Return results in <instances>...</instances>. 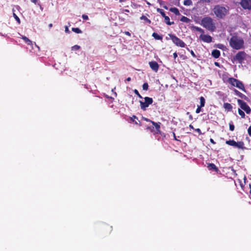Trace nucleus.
Here are the masks:
<instances>
[{
    "instance_id": "a19ab883",
    "label": "nucleus",
    "mask_w": 251,
    "mask_h": 251,
    "mask_svg": "<svg viewBox=\"0 0 251 251\" xmlns=\"http://www.w3.org/2000/svg\"><path fill=\"white\" fill-rule=\"evenodd\" d=\"M22 39H23L25 43L26 42H29V39L27 37H26V36H22Z\"/></svg>"
},
{
    "instance_id": "4be33fe9",
    "label": "nucleus",
    "mask_w": 251,
    "mask_h": 251,
    "mask_svg": "<svg viewBox=\"0 0 251 251\" xmlns=\"http://www.w3.org/2000/svg\"><path fill=\"white\" fill-rule=\"evenodd\" d=\"M152 36L156 40H162L163 37L162 35H160L158 33L156 32H153L152 34Z\"/></svg>"
},
{
    "instance_id": "2f4dec72",
    "label": "nucleus",
    "mask_w": 251,
    "mask_h": 251,
    "mask_svg": "<svg viewBox=\"0 0 251 251\" xmlns=\"http://www.w3.org/2000/svg\"><path fill=\"white\" fill-rule=\"evenodd\" d=\"M192 1L191 0H184L183 1V4L186 6H190L192 5Z\"/></svg>"
},
{
    "instance_id": "5fc2aeb1",
    "label": "nucleus",
    "mask_w": 251,
    "mask_h": 251,
    "mask_svg": "<svg viewBox=\"0 0 251 251\" xmlns=\"http://www.w3.org/2000/svg\"><path fill=\"white\" fill-rule=\"evenodd\" d=\"M196 131H197V132H198L200 134H201V130L200 128H197V129H195Z\"/></svg>"
},
{
    "instance_id": "13d9d810",
    "label": "nucleus",
    "mask_w": 251,
    "mask_h": 251,
    "mask_svg": "<svg viewBox=\"0 0 251 251\" xmlns=\"http://www.w3.org/2000/svg\"><path fill=\"white\" fill-rule=\"evenodd\" d=\"M173 57L174 59H176L177 57V53L176 52L173 54Z\"/></svg>"
},
{
    "instance_id": "ea45409f",
    "label": "nucleus",
    "mask_w": 251,
    "mask_h": 251,
    "mask_svg": "<svg viewBox=\"0 0 251 251\" xmlns=\"http://www.w3.org/2000/svg\"><path fill=\"white\" fill-rule=\"evenodd\" d=\"M235 127L233 124L229 123V130L231 131H233L234 130Z\"/></svg>"
},
{
    "instance_id": "2eb2a0df",
    "label": "nucleus",
    "mask_w": 251,
    "mask_h": 251,
    "mask_svg": "<svg viewBox=\"0 0 251 251\" xmlns=\"http://www.w3.org/2000/svg\"><path fill=\"white\" fill-rule=\"evenodd\" d=\"M207 168L209 170H213L216 172H218L219 171V169L213 163H208L207 164Z\"/></svg>"
},
{
    "instance_id": "680f3d73",
    "label": "nucleus",
    "mask_w": 251,
    "mask_h": 251,
    "mask_svg": "<svg viewBox=\"0 0 251 251\" xmlns=\"http://www.w3.org/2000/svg\"><path fill=\"white\" fill-rule=\"evenodd\" d=\"M210 142H211L212 144H215V142H214V140H213V139H210Z\"/></svg>"
},
{
    "instance_id": "3c124183",
    "label": "nucleus",
    "mask_w": 251,
    "mask_h": 251,
    "mask_svg": "<svg viewBox=\"0 0 251 251\" xmlns=\"http://www.w3.org/2000/svg\"><path fill=\"white\" fill-rule=\"evenodd\" d=\"M143 119L146 122H151H151H153L150 119H148L147 118H144L143 117Z\"/></svg>"
},
{
    "instance_id": "f8f14e48",
    "label": "nucleus",
    "mask_w": 251,
    "mask_h": 251,
    "mask_svg": "<svg viewBox=\"0 0 251 251\" xmlns=\"http://www.w3.org/2000/svg\"><path fill=\"white\" fill-rule=\"evenodd\" d=\"M151 124L154 126V128H155V133L156 134H160V125L161 123L160 122L155 123L154 122H151Z\"/></svg>"
},
{
    "instance_id": "0eeeda50",
    "label": "nucleus",
    "mask_w": 251,
    "mask_h": 251,
    "mask_svg": "<svg viewBox=\"0 0 251 251\" xmlns=\"http://www.w3.org/2000/svg\"><path fill=\"white\" fill-rule=\"evenodd\" d=\"M144 102L140 101L141 108L143 110H146L147 108L148 107L150 104H152L153 102V100L151 98L146 97L144 98Z\"/></svg>"
},
{
    "instance_id": "a18cd8bd",
    "label": "nucleus",
    "mask_w": 251,
    "mask_h": 251,
    "mask_svg": "<svg viewBox=\"0 0 251 251\" xmlns=\"http://www.w3.org/2000/svg\"><path fill=\"white\" fill-rule=\"evenodd\" d=\"M212 0H200V2L202 3L206 2L210 3Z\"/></svg>"
},
{
    "instance_id": "9b49d317",
    "label": "nucleus",
    "mask_w": 251,
    "mask_h": 251,
    "mask_svg": "<svg viewBox=\"0 0 251 251\" xmlns=\"http://www.w3.org/2000/svg\"><path fill=\"white\" fill-rule=\"evenodd\" d=\"M149 65L152 71H153L155 72H157L159 68V65L157 62L155 61H150L149 62Z\"/></svg>"
},
{
    "instance_id": "864d4df0",
    "label": "nucleus",
    "mask_w": 251,
    "mask_h": 251,
    "mask_svg": "<svg viewBox=\"0 0 251 251\" xmlns=\"http://www.w3.org/2000/svg\"><path fill=\"white\" fill-rule=\"evenodd\" d=\"M180 57L183 60L186 59L187 58V57L184 55H180Z\"/></svg>"
},
{
    "instance_id": "7c9ffc66",
    "label": "nucleus",
    "mask_w": 251,
    "mask_h": 251,
    "mask_svg": "<svg viewBox=\"0 0 251 251\" xmlns=\"http://www.w3.org/2000/svg\"><path fill=\"white\" fill-rule=\"evenodd\" d=\"M72 30L76 33H81L82 32L78 27H73Z\"/></svg>"
},
{
    "instance_id": "338daca9",
    "label": "nucleus",
    "mask_w": 251,
    "mask_h": 251,
    "mask_svg": "<svg viewBox=\"0 0 251 251\" xmlns=\"http://www.w3.org/2000/svg\"><path fill=\"white\" fill-rule=\"evenodd\" d=\"M49 26L50 28L52 26V24H50L49 25Z\"/></svg>"
},
{
    "instance_id": "9d476101",
    "label": "nucleus",
    "mask_w": 251,
    "mask_h": 251,
    "mask_svg": "<svg viewBox=\"0 0 251 251\" xmlns=\"http://www.w3.org/2000/svg\"><path fill=\"white\" fill-rule=\"evenodd\" d=\"M200 39L204 42L209 43L212 42V37L208 34H201L200 36Z\"/></svg>"
},
{
    "instance_id": "c756f323",
    "label": "nucleus",
    "mask_w": 251,
    "mask_h": 251,
    "mask_svg": "<svg viewBox=\"0 0 251 251\" xmlns=\"http://www.w3.org/2000/svg\"><path fill=\"white\" fill-rule=\"evenodd\" d=\"M13 15L14 19L17 21V22L19 24H20L21 23V20H20V18H19V17L15 13V10L14 9H13Z\"/></svg>"
},
{
    "instance_id": "f3484780",
    "label": "nucleus",
    "mask_w": 251,
    "mask_h": 251,
    "mask_svg": "<svg viewBox=\"0 0 251 251\" xmlns=\"http://www.w3.org/2000/svg\"><path fill=\"white\" fill-rule=\"evenodd\" d=\"M233 91H234L235 94L236 95L238 96V97H239L240 98H241L242 99H244L245 100L247 99V97L246 96H245L244 94L241 93L237 90L234 89Z\"/></svg>"
},
{
    "instance_id": "8fccbe9b",
    "label": "nucleus",
    "mask_w": 251,
    "mask_h": 251,
    "mask_svg": "<svg viewBox=\"0 0 251 251\" xmlns=\"http://www.w3.org/2000/svg\"><path fill=\"white\" fill-rule=\"evenodd\" d=\"M106 98H107V99H108L109 100H110L111 101H113L114 100V98H113L112 97H109L107 95H106Z\"/></svg>"
},
{
    "instance_id": "6e6d98bb",
    "label": "nucleus",
    "mask_w": 251,
    "mask_h": 251,
    "mask_svg": "<svg viewBox=\"0 0 251 251\" xmlns=\"http://www.w3.org/2000/svg\"><path fill=\"white\" fill-rule=\"evenodd\" d=\"M174 139L176 141H178V140L176 138V134L174 132H173Z\"/></svg>"
},
{
    "instance_id": "4c0bfd02",
    "label": "nucleus",
    "mask_w": 251,
    "mask_h": 251,
    "mask_svg": "<svg viewBox=\"0 0 251 251\" xmlns=\"http://www.w3.org/2000/svg\"><path fill=\"white\" fill-rule=\"evenodd\" d=\"M149 87L148 84L147 83H144L143 85V89L144 90H147Z\"/></svg>"
},
{
    "instance_id": "393cba45",
    "label": "nucleus",
    "mask_w": 251,
    "mask_h": 251,
    "mask_svg": "<svg viewBox=\"0 0 251 251\" xmlns=\"http://www.w3.org/2000/svg\"><path fill=\"white\" fill-rule=\"evenodd\" d=\"M157 2L159 3L161 6H162L164 9L167 10L168 9V7L165 5V2L162 0H157Z\"/></svg>"
},
{
    "instance_id": "a878e982",
    "label": "nucleus",
    "mask_w": 251,
    "mask_h": 251,
    "mask_svg": "<svg viewBox=\"0 0 251 251\" xmlns=\"http://www.w3.org/2000/svg\"><path fill=\"white\" fill-rule=\"evenodd\" d=\"M180 21L186 23H189L190 22H191V20L189 19L188 18L182 16L181 18L180 19Z\"/></svg>"
},
{
    "instance_id": "79ce46f5",
    "label": "nucleus",
    "mask_w": 251,
    "mask_h": 251,
    "mask_svg": "<svg viewBox=\"0 0 251 251\" xmlns=\"http://www.w3.org/2000/svg\"><path fill=\"white\" fill-rule=\"evenodd\" d=\"M82 18L84 20H87L89 19L88 16L85 14H83L82 15Z\"/></svg>"
},
{
    "instance_id": "b1692460",
    "label": "nucleus",
    "mask_w": 251,
    "mask_h": 251,
    "mask_svg": "<svg viewBox=\"0 0 251 251\" xmlns=\"http://www.w3.org/2000/svg\"><path fill=\"white\" fill-rule=\"evenodd\" d=\"M165 20V23L168 25H171L174 24V22H170V18L168 16H165V17H163Z\"/></svg>"
},
{
    "instance_id": "09e8293b",
    "label": "nucleus",
    "mask_w": 251,
    "mask_h": 251,
    "mask_svg": "<svg viewBox=\"0 0 251 251\" xmlns=\"http://www.w3.org/2000/svg\"><path fill=\"white\" fill-rule=\"evenodd\" d=\"M65 31L66 33H70V31L69 30V28H68V27L67 26H65Z\"/></svg>"
},
{
    "instance_id": "c03bdc74",
    "label": "nucleus",
    "mask_w": 251,
    "mask_h": 251,
    "mask_svg": "<svg viewBox=\"0 0 251 251\" xmlns=\"http://www.w3.org/2000/svg\"><path fill=\"white\" fill-rule=\"evenodd\" d=\"M201 107H200V106L198 105V107L196 110V113L197 114L199 113L201 111Z\"/></svg>"
},
{
    "instance_id": "c9c22d12",
    "label": "nucleus",
    "mask_w": 251,
    "mask_h": 251,
    "mask_svg": "<svg viewBox=\"0 0 251 251\" xmlns=\"http://www.w3.org/2000/svg\"><path fill=\"white\" fill-rule=\"evenodd\" d=\"M80 47L78 45H75L72 47V50L75 51L80 49Z\"/></svg>"
},
{
    "instance_id": "f03ea898",
    "label": "nucleus",
    "mask_w": 251,
    "mask_h": 251,
    "mask_svg": "<svg viewBox=\"0 0 251 251\" xmlns=\"http://www.w3.org/2000/svg\"><path fill=\"white\" fill-rule=\"evenodd\" d=\"M230 46L234 50H239L244 48V41L237 36H232L229 41Z\"/></svg>"
},
{
    "instance_id": "39448f33",
    "label": "nucleus",
    "mask_w": 251,
    "mask_h": 251,
    "mask_svg": "<svg viewBox=\"0 0 251 251\" xmlns=\"http://www.w3.org/2000/svg\"><path fill=\"white\" fill-rule=\"evenodd\" d=\"M224 82L230 84L232 86H235L244 92L246 91L243 83L238 79H226Z\"/></svg>"
},
{
    "instance_id": "f257e3e1",
    "label": "nucleus",
    "mask_w": 251,
    "mask_h": 251,
    "mask_svg": "<svg viewBox=\"0 0 251 251\" xmlns=\"http://www.w3.org/2000/svg\"><path fill=\"white\" fill-rule=\"evenodd\" d=\"M213 12L218 19H224L229 13L228 7H225L221 5H216L213 8Z\"/></svg>"
},
{
    "instance_id": "7ed1b4c3",
    "label": "nucleus",
    "mask_w": 251,
    "mask_h": 251,
    "mask_svg": "<svg viewBox=\"0 0 251 251\" xmlns=\"http://www.w3.org/2000/svg\"><path fill=\"white\" fill-rule=\"evenodd\" d=\"M201 25L207 29L213 32L216 29V26L213 19L210 17H204L201 21Z\"/></svg>"
},
{
    "instance_id": "cd10ccee",
    "label": "nucleus",
    "mask_w": 251,
    "mask_h": 251,
    "mask_svg": "<svg viewBox=\"0 0 251 251\" xmlns=\"http://www.w3.org/2000/svg\"><path fill=\"white\" fill-rule=\"evenodd\" d=\"M140 20H144L146 22V23L147 24H150L151 23V21L148 18H147L146 17V16H145V15H142L140 18Z\"/></svg>"
},
{
    "instance_id": "e2e57ef3",
    "label": "nucleus",
    "mask_w": 251,
    "mask_h": 251,
    "mask_svg": "<svg viewBox=\"0 0 251 251\" xmlns=\"http://www.w3.org/2000/svg\"><path fill=\"white\" fill-rule=\"evenodd\" d=\"M144 0L145 1H146V2L147 3V4L148 5H151V3H150L149 2H148L147 0Z\"/></svg>"
},
{
    "instance_id": "412c9836",
    "label": "nucleus",
    "mask_w": 251,
    "mask_h": 251,
    "mask_svg": "<svg viewBox=\"0 0 251 251\" xmlns=\"http://www.w3.org/2000/svg\"><path fill=\"white\" fill-rule=\"evenodd\" d=\"M223 107L225 109L227 110L228 111H230L232 109V106L231 105V104L227 102L224 103Z\"/></svg>"
},
{
    "instance_id": "a211bd4d",
    "label": "nucleus",
    "mask_w": 251,
    "mask_h": 251,
    "mask_svg": "<svg viewBox=\"0 0 251 251\" xmlns=\"http://www.w3.org/2000/svg\"><path fill=\"white\" fill-rule=\"evenodd\" d=\"M214 47L215 48H218L219 49H221L223 50H227V48L223 44H215L214 45Z\"/></svg>"
},
{
    "instance_id": "1a4fd4ad",
    "label": "nucleus",
    "mask_w": 251,
    "mask_h": 251,
    "mask_svg": "<svg viewBox=\"0 0 251 251\" xmlns=\"http://www.w3.org/2000/svg\"><path fill=\"white\" fill-rule=\"evenodd\" d=\"M240 4L244 9L251 10V0H241Z\"/></svg>"
},
{
    "instance_id": "ddd939ff",
    "label": "nucleus",
    "mask_w": 251,
    "mask_h": 251,
    "mask_svg": "<svg viewBox=\"0 0 251 251\" xmlns=\"http://www.w3.org/2000/svg\"><path fill=\"white\" fill-rule=\"evenodd\" d=\"M26 43L28 45H30L32 49L34 50V51H36L35 50L36 49H37L38 50H39V47L36 44L35 42H32L31 40H29V42H26Z\"/></svg>"
},
{
    "instance_id": "473e14b6",
    "label": "nucleus",
    "mask_w": 251,
    "mask_h": 251,
    "mask_svg": "<svg viewBox=\"0 0 251 251\" xmlns=\"http://www.w3.org/2000/svg\"><path fill=\"white\" fill-rule=\"evenodd\" d=\"M156 10L158 12H159L161 15V16L163 17H165V16H166V14H165L164 11L163 9L158 8H157Z\"/></svg>"
},
{
    "instance_id": "6e6552de",
    "label": "nucleus",
    "mask_w": 251,
    "mask_h": 251,
    "mask_svg": "<svg viewBox=\"0 0 251 251\" xmlns=\"http://www.w3.org/2000/svg\"><path fill=\"white\" fill-rule=\"evenodd\" d=\"M237 102L238 104L240 105V107L244 110L247 114H250L251 112V109L250 106L247 104V103L244 101L243 100L238 99L237 100Z\"/></svg>"
},
{
    "instance_id": "052dcab7",
    "label": "nucleus",
    "mask_w": 251,
    "mask_h": 251,
    "mask_svg": "<svg viewBox=\"0 0 251 251\" xmlns=\"http://www.w3.org/2000/svg\"><path fill=\"white\" fill-rule=\"evenodd\" d=\"M30 1H31L32 2H33V3H35V4H36V2H37V0H30Z\"/></svg>"
},
{
    "instance_id": "69168bd1",
    "label": "nucleus",
    "mask_w": 251,
    "mask_h": 251,
    "mask_svg": "<svg viewBox=\"0 0 251 251\" xmlns=\"http://www.w3.org/2000/svg\"><path fill=\"white\" fill-rule=\"evenodd\" d=\"M189 127L193 129H194L193 126L192 125H189Z\"/></svg>"
},
{
    "instance_id": "20e7f679",
    "label": "nucleus",
    "mask_w": 251,
    "mask_h": 251,
    "mask_svg": "<svg viewBox=\"0 0 251 251\" xmlns=\"http://www.w3.org/2000/svg\"><path fill=\"white\" fill-rule=\"evenodd\" d=\"M248 55L244 51H239L231 59L232 62H236L239 64H242L243 61L246 59Z\"/></svg>"
},
{
    "instance_id": "0e129e2a",
    "label": "nucleus",
    "mask_w": 251,
    "mask_h": 251,
    "mask_svg": "<svg viewBox=\"0 0 251 251\" xmlns=\"http://www.w3.org/2000/svg\"><path fill=\"white\" fill-rule=\"evenodd\" d=\"M16 8H17V10H19V9H21L19 5H17V6H16Z\"/></svg>"
},
{
    "instance_id": "f704fd0d",
    "label": "nucleus",
    "mask_w": 251,
    "mask_h": 251,
    "mask_svg": "<svg viewBox=\"0 0 251 251\" xmlns=\"http://www.w3.org/2000/svg\"><path fill=\"white\" fill-rule=\"evenodd\" d=\"M238 113L242 118H244L245 117V113L240 109H238Z\"/></svg>"
},
{
    "instance_id": "aec40b11",
    "label": "nucleus",
    "mask_w": 251,
    "mask_h": 251,
    "mask_svg": "<svg viewBox=\"0 0 251 251\" xmlns=\"http://www.w3.org/2000/svg\"><path fill=\"white\" fill-rule=\"evenodd\" d=\"M190 28L192 30H196V31H199V32H200L201 33V34H203L204 33V30L202 29V28L199 27H198V26H195V25H192L190 27Z\"/></svg>"
},
{
    "instance_id": "4d7b16f0",
    "label": "nucleus",
    "mask_w": 251,
    "mask_h": 251,
    "mask_svg": "<svg viewBox=\"0 0 251 251\" xmlns=\"http://www.w3.org/2000/svg\"><path fill=\"white\" fill-rule=\"evenodd\" d=\"M125 34L127 36H131V34L128 31H125Z\"/></svg>"
},
{
    "instance_id": "4468645a",
    "label": "nucleus",
    "mask_w": 251,
    "mask_h": 251,
    "mask_svg": "<svg viewBox=\"0 0 251 251\" xmlns=\"http://www.w3.org/2000/svg\"><path fill=\"white\" fill-rule=\"evenodd\" d=\"M26 43L28 45H30L32 49L34 50V51H36L35 50L36 49H37L38 50H39V47L36 44L35 42H32L31 40H29V42H26Z\"/></svg>"
},
{
    "instance_id": "5701e85b",
    "label": "nucleus",
    "mask_w": 251,
    "mask_h": 251,
    "mask_svg": "<svg viewBox=\"0 0 251 251\" xmlns=\"http://www.w3.org/2000/svg\"><path fill=\"white\" fill-rule=\"evenodd\" d=\"M244 144L243 142H242V141L237 142H236L235 147L237 148L238 149H243L244 148Z\"/></svg>"
},
{
    "instance_id": "dca6fc26",
    "label": "nucleus",
    "mask_w": 251,
    "mask_h": 251,
    "mask_svg": "<svg viewBox=\"0 0 251 251\" xmlns=\"http://www.w3.org/2000/svg\"><path fill=\"white\" fill-rule=\"evenodd\" d=\"M221 55V52L219 50L217 49L213 50L211 52V55L215 58H218Z\"/></svg>"
},
{
    "instance_id": "bb28decb",
    "label": "nucleus",
    "mask_w": 251,
    "mask_h": 251,
    "mask_svg": "<svg viewBox=\"0 0 251 251\" xmlns=\"http://www.w3.org/2000/svg\"><path fill=\"white\" fill-rule=\"evenodd\" d=\"M226 143L228 145L235 147L236 142L233 140H229L226 141Z\"/></svg>"
},
{
    "instance_id": "72a5a7b5",
    "label": "nucleus",
    "mask_w": 251,
    "mask_h": 251,
    "mask_svg": "<svg viewBox=\"0 0 251 251\" xmlns=\"http://www.w3.org/2000/svg\"><path fill=\"white\" fill-rule=\"evenodd\" d=\"M104 228L105 229H107V230L108 231L109 233H110L111 232L112 230V226H109V225H105V226H104Z\"/></svg>"
},
{
    "instance_id": "423d86ee",
    "label": "nucleus",
    "mask_w": 251,
    "mask_h": 251,
    "mask_svg": "<svg viewBox=\"0 0 251 251\" xmlns=\"http://www.w3.org/2000/svg\"><path fill=\"white\" fill-rule=\"evenodd\" d=\"M170 39L177 46L184 48L186 46L185 43L174 34H169Z\"/></svg>"
},
{
    "instance_id": "58836bf2",
    "label": "nucleus",
    "mask_w": 251,
    "mask_h": 251,
    "mask_svg": "<svg viewBox=\"0 0 251 251\" xmlns=\"http://www.w3.org/2000/svg\"><path fill=\"white\" fill-rule=\"evenodd\" d=\"M134 93H135V94H136V95L138 96V97L139 98H141V99H142V96H141V95L139 94V92L138 91V90H137L135 89V90H134Z\"/></svg>"
},
{
    "instance_id": "37998d69",
    "label": "nucleus",
    "mask_w": 251,
    "mask_h": 251,
    "mask_svg": "<svg viewBox=\"0 0 251 251\" xmlns=\"http://www.w3.org/2000/svg\"><path fill=\"white\" fill-rule=\"evenodd\" d=\"M173 4L176 5V6H179V0H175V1H174L173 2Z\"/></svg>"
},
{
    "instance_id": "49530a36",
    "label": "nucleus",
    "mask_w": 251,
    "mask_h": 251,
    "mask_svg": "<svg viewBox=\"0 0 251 251\" xmlns=\"http://www.w3.org/2000/svg\"><path fill=\"white\" fill-rule=\"evenodd\" d=\"M248 134L251 137V125L249 126L248 129Z\"/></svg>"
},
{
    "instance_id": "c85d7f7f",
    "label": "nucleus",
    "mask_w": 251,
    "mask_h": 251,
    "mask_svg": "<svg viewBox=\"0 0 251 251\" xmlns=\"http://www.w3.org/2000/svg\"><path fill=\"white\" fill-rule=\"evenodd\" d=\"M200 105H199L200 107H203L205 105V99L203 97H201L200 98Z\"/></svg>"
},
{
    "instance_id": "e433bc0d",
    "label": "nucleus",
    "mask_w": 251,
    "mask_h": 251,
    "mask_svg": "<svg viewBox=\"0 0 251 251\" xmlns=\"http://www.w3.org/2000/svg\"><path fill=\"white\" fill-rule=\"evenodd\" d=\"M135 119L138 120V118L136 116L133 115L132 117H131V120H132V122L135 123V124L138 125V123L137 122V121H135Z\"/></svg>"
},
{
    "instance_id": "de8ad7c7",
    "label": "nucleus",
    "mask_w": 251,
    "mask_h": 251,
    "mask_svg": "<svg viewBox=\"0 0 251 251\" xmlns=\"http://www.w3.org/2000/svg\"><path fill=\"white\" fill-rule=\"evenodd\" d=\"M147 129L150 130L151 132L154 131V126H152V127L148 126L147 127Z\"/></svg>"
},
{
    "instance_id": "603ef678",
    "label": "nucleus",
    "mask_w": 251,
    "mask_h": 251,
    "mask_svg": "<svg viewBox=\"0 0 251 251\" xmlns=\"http://www.w3.org/2000/svg\"><path fill=\"white\" fill-rule=\"evenodd\" d=\"M190 52L191 53V55L193 57H196V55L195 53H194V52L192 50H191Z\"/></svg>"
},
{
    "instance_id": "6ab92c4d",
    "label": "nucleus",
    "mask_w": 251,
    "mask_h": 251,
    "mask_svg": "<svg viewBox=\"0 0 251 251\" xmlns=\"http://www.w3.org/2000/svg\"><path fill=\"white\" fill-rule=\"evenodd\" d=\"M169 11L171 12L174 13L176 15L179 16L180 15V13L178 10V9L176 7H171L169 9Z\"/></svg>"
},
{
    "instance_id": "774afa93",
    "label": "nucleus",
    "mask_w": 251,
    "mask_h": 251,
    "mask_svg": "<svg viewBox=\"0 0 251 251\" xmlns=\"http://www.w3.org/2000/svg\"><path fill=\"white\" fill-rule=\"evenodd\" d=\"M249 186H250V194H251V184H250V185H249Z\"/></svg>"
},
{
    "instance_id": "bf43d9fd",
    "label": "nucleus",
    "mask_w": 251,
    "mask_h": 251,
    "mask_svg": "<svg viewBox=\"0 0 251 251\" xmlns=\"http://www.w3.org/2000/svg\"><path fill=\"white\" fill-rule=\"evenodd\" d=\"M215 66H217V67H220V63L217 62H215L214 63Z\"/></svg>"
}]
</instances>
